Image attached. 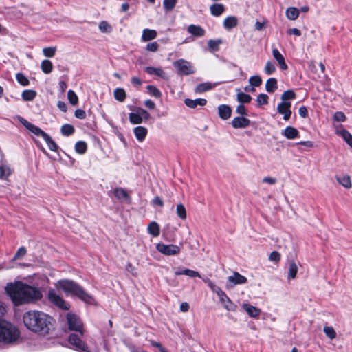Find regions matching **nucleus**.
Here are the masks:
<instances>
[{"mask_svg": "<svg viewBox=\"0 0 352 352\" xmlns=\"http://www.w3.org/2000/svg\"><path fill=\"white\" fill-rule=\"evenodd\" d=\"M5 289L15 306L34 303L43 297L39 288L21 281L8 283Z\"/></svg>", "mask_w": 352, "mask_h": 352, "instance_id": "obj_1", "label": "nucleus"}, {"mask_svg": "<svg viewBox=\"0 0 352 352\" xmlns=\"http://www.w3.org/2000/svg\"><path fill=\"white\" fill-rule=\"evenodd\" d=\"M23 320L30 331L45 335L52 327L53 318L43 311L34 310L25 312Z\"/></svg>", "mask_w": 352, "mask_h": 352, "instance_id": "obj_2", "label": "nucleus"}, {"mask_svg": "<svg viewBox=\"0 0 352 352\" xmlns=\"http://www.w3.org/2000/svg\"><path fill=\"white\" fill-rule=\"evenodd\" d=\"M58 288L63 290L66 294L77 297L87 304H94V298L88 294L80 285L72 280H61L56 284Z\"/></svg>", "mask_w": 352, "mask_h": 352, "instance_id": "obj_3", "label": "nucleus"}, {"mask_svg": "<svg viewBox=\"0 0 352 352\" xmlns=\"http://www.w3.org/2000/svg\"><path fill=\"white\" fill-rule=\"evenodd\" d=\"M20 336L19 329L12 323L0 319V342L5 344H12Z\"/></svg>", "mask_w": 352, "mask_h": 352, "instance_id": "obj_4", "label": "nucleus"}, {"mask_svg": "<svg viewBox=\"0 0 352 352\" xmlns=\"http://www.w3.org/2000/svg\"><path fill=\"white\" fill-rule=\"evenodd\" d=\"M67 320L69 329L71 331H77L80 334V336H83L84 331L82 323L80 318L76 314L68 313L67 314Z\"/></svg>", "mask_w": 352, "mask_h": 352, "instance_id": "obj_5", "label": "nucleus"}, {"mask_svg": "<svg viewBox=\"0 0 352 352\" xmlns=\"http://www.w3.org/2000/svg\"><path fill=\"white\" fill-rule=\"evenodd\" d=\"M221 303L223 305V307L230 311H236L237 306L235 305L229 297L226 295V294L219 287H217V290H215Z\"/></svg>", "mask_w": 352, "mask_h": 352, "instance_id": "obj_6", "label": "nucleus"}, {"mask_svg": "<svg viewBox=\"0 0 352 352\" xmlns=\"http://www.w3.org/2000/svg\"><path fill=\"white\" fill-rule=\"evenodd\" d=\"M173 65L177 68L178 74L180 75H188L195 72L194 68L190 63L184 59L175 61Z\"/></svg>", "mask_w": 352, "mask_h": 352, "instance_id": "obj_7", "label": "nucleus"}, {"mask_svg": "<svg viewBox=\"0 0 352 352\" xmlns=\"http://www.w3.org/2000/svg\"><path fill=\"white\" fill-rule=\"evenodd\" d=\"M150 118V114L143 109H139L137 112L129 114V121L133 124H141L144 120L146 121Z\"/></svg>", "mask_w": 352, "mask_h": 352, "instance_id": "obj_8", "label": "nucleus"}, {"mask_svg": "<svg viewBox=\"0 0 352 352\" xmlns=\"http://www.w3.org/2000/svg\"><path fill=\"white\" fill-rule=\"evenodd\" d=\"M69 343L72 345L73 348L81 352L88 351V346L87 344L83 342L78 335L72 333L68 338Z\"/></svg>", "mask_w": 352, "mask_h": 352, "instance_id": "obj_9", "label": "nucleus"}, {"mask_svg": "<svg viewBox=\"0 0 352 352\" xmlns=\"http://www.w3.org/2000/svg\"><path fill=\"white\" fill-rule=\"evenodd\" d=\"M157 251L166 256L177 255L180 252V248L177 245L158 243L156 246Z\"/></svg>", "mask_w": 352, "mask_h": 352, "instance_id": "obj_10", "label": "nucleus"}, {"mask_svg": "<svg viewBox=\"0 0 352 352\" xmlns=\"http://www.w3.org/2000/svg\"><path fill=\"white\" fill-rule=\"evenodd\" d=\"M48 298L52 303L63 310L69 309V305L54 291H49Z\"/></svg>", "mask_w": 352, "mask_h": 352, "instance_id": "obj_11", "label": "nucleus"}, {"mask_svg": "<svg viewBox=\"0 0 352 352\" xmlns=\"http://www.w3.org/2000/svg\"><path fill=\"white\" fill-rule=\"evenodd\" d=\"M20 122L30 131L37 136H41L43 138L46 135V133L41 129L37 126L30 123L23 118H19Z\"/></svg>", "mask_w": 352, "mask_h": 352, "instance_id": "obj_12", "label": "nucleus"}, {"mask_svg": "<svg viewBox=\"0 0 352 352\" xmlns=\"http://www.w3.org/2000/svg\"><path fill=\"white\" fill-rule=\"evenodd\" d=\"M291 105L290 102H281L277 106V111L283 116V118L284 120H289L291 117Z\"/></svg>", "mask_w": 352, "mask_h": 352, "instance_id": "obj_13", "label": "nucleus"}, {"mask_svg": "<svg viewBox=\"0 0 352 352\" xmlns=\"http://www.w3.org/2000/svg\"><path fill=\"white\" fill-rule=\"evenodd\" d=\"M246 282L247 278L236 272H233L231 276L228 277V286L230 287L236 285L244 284Z\"/></svg>", "mask_w": 352, "mask_h": 352, "instance_id": "obj_14", "label": "nucleus"}, {"mask_svg": "<svg viewBox=\"0 0 352 352\" xmlns=\"http://www.w3.org/2000/svg\"><path fill=\"white\" fill-rule=\"evenodd\" d=\"M250 124V120L245 117H235L232 120V126L234 129L245 128Z\"/></svg>", "mask_w": 352, "mask_h": 352, "instance_id": "obj_15", "label": "nucleus"}, {"mask_svg": "<svg viewBox=\"0 0 352 352\" xmlns=\"http://www.w3.org/2000/svg\"><path fill=\"white\" fill-rule=\"evenodd\" d=\"M281 134L288 140L298 138L300 136L298 131L291 126H287L283 131H282Z\"/></svg>", "mask_w": 352, "mask_h": 352, "instance_id": "obj_16", "label": "nucleus"}, {"mask_svg": "<svg viewBox=\"0 0 352 352\" xmlns=\"http://www.w3.org/2000/svg\"><path fill=\"white\" fill-rule=\"evenodd\" d=\"M272 56L278 62L281 69H287V65L285 61V58L277 48L274 47L272 49Z\"/></svg>", "mask_w": 352, "mask_h": 352, "instance_id": "obj_17", "label": "nucleus"}, {"mask_svg": "<svg viewBox=\"0 0 352 352\" xmlns=\"http://www.w3.org/2000/svg\"><path fill=\"white\" fill-rule=\"evenodd\" d=\"M207 100L204 98H197L195 100L186 98L184 100V104L189 108L195 109L197 106L204 107L206 104Z\"/></svg>", "mask_w": 352, "mask_h": 352, "instance_id": "obj_18", "label": "nucleus"}, {"mask_svg": "<svg viewBox=\"0 0 352 352\" xmlns=\"http://www.w3.org/2000/svg\"><path fill=\"white\" fill-rule=\"evenodd\" d=\"M133 133L138 141L142 142L145 140L148 133V130L144 126H139L133 129Z\"/></svg>", "mask_w": 352, "mask_h": 352, "instance_id": "obj_19", "label": "nucleus"}, {"mask_svg": "<svg viewBox=\"0 0 352 352\" xmlns=\"http://www.w3.org/2000/svg\"><path fill=\"white\" fill-rule=\"evenodd\" d=\"M218 113L222 120H226L230 118L232 109L228 105L221 104L218 107Z\"/></svg>", "mask_w": 352, "mask_h": 352, "instance_id": "obj_20", "label": "nucleus"}, {"mask_svg": "<svg viewBox=\"0 0 352 352\" xmlns=\"http://www.w3.org/2000/svg\"><path fill=\"white\" fill-rule=\"evenodd\" d=\"M188 32L194 36L201 37L205 35L206 31L200 25H190L187 29Z\"/></svg>", "mask_w": 352, "mask_h": 352, "instance_id": "obj_21", "label": "nucleus"}, {"mask_svg": "<svg viewBox=\"0 0 352 352\" xmlns=\"http://www.w3.org/2000/svg\"><path fill=\"white\" fill-rule=\"evenodd\" d=\"M242 307L250 317L256 318L261 314L259 309L250 304L244 303Z\"/></svg>", "mask_w": 352, "mask_h": 352, "instance_id": "obj_22", "label": "nucleus"}, {"mask_svg": "<svg viewBox=\"0 0 352 352\" xmlns=\"http://www.w3.org/2000/svg\"><path fill=\"white\" fill-rule=\"evenodd\" d=\"M226 10L224 5L221 3H214L210 7V14L214 16H221Z\"/></svg>", "mask_w": 352, "mask_h": 352, "instance_id": "obj_23", "label": "nucleus"}, {"mask_svg": "<svg viewBox=\"0 0 352 352\" xmlns=\"http://www.w3.org/2000/svg\"><path fill=\"white\" fill-rule=\"evenodd\" d=\"M157 36V33L155 30L144 29L141 37L142 41L146 42L155 39Z\"/></svg>", "mask_w": 352, "mask_h": 352, "instance_id": "obj_24", "label": "nucleus"}, {"mask_svg": "<svg viewBox=\"0 0 352 352\" xmlns=\"http://www.w3.org/2000/svg\"><path fill=\"white\" fill-rule=\"evenodd\" d=\"M336 181L345 188L349 189L351 188V181L349 175H340L336 176Z\"/></svg>", "mask_w": 352, "mask_h": 352, "instance_id": "obj_25", "label": "nucleus"}, {"mask_svg": "<svg viewBox=\"0 0 352 352\" xmlns=\"http://www.w3.org/2000/svg\"><path fill=\"white\" fill-rule=\"evenodd\" d=\"M300 10L295 7H289L285 11L286 17L289 20L294 21L299 16Z\"/></svg>", "mask_w": 352, "mask_h": 352, "instance_id": "obj_26", "label": "nucleus"}, {"mask_svg": "<svg viewBox=\"0 0 352 352\" xmlns=\"http://www.w3.org/2000/svg\"><path fill=\"white\" fill-rule=\"evenodd\" d=\"M238 24V19L234 16L226 17L223 21V26L227 30H230L236 27Z\"/></svg>", "mask_w": 352, "mask_h": 352, "instance_id": "obj_27", "label": "nucleus"}, {"mask_svg": "<svg viewBox=\"0 0 352 352\" xmlns=\"http://www.w3.org/2000/svg\"><path fill=\"white\" fill-rule=\"evenodd\" d=\"M145 71L149 74H155L161 77L163 79H166L167 76L166 73L161 68H156L153 67H146Z\"/></svg>", "mask_w": 352, "mask_h": 352, "instance_id": "obj_28", "label": "nucleus"}, {"mask_svg": "<svg viewBox=\"0 0 352 352\" xmlns=\"http://www.w3.org/2000/svg\"><path fill=\"white\" fill-rule=\"evenodd\" d=\"M148 232L153 236H158L160 232V228L158 223L155 221H151L147 228Z\"/></svg>", "mask_w": 352, "mask_h": 352, "instance_id": "obj_29", "label": "nucleus"}, {"mask_svg": "<svg viewBox=\"0 0 352 352\" xmlns=\"http://www.w3.org/2000/svg\"><path fill=\"white\" fill-rule=\"evenodd\" d=\"M277 89V80L275 78H270L266 81L265 89L268 93H273Z\"/></svg>", "mask_w": 352, "mask_h": 352, "instance_id": "obj_30", "label": "nucleus"}, {"mask_svg": "<svg viewBox=\"0 0 352 352\" xmlns=\"http://www.w3.org/2000/svg\"><path fill=\"white\" fill-rule=\"evenodd\" d=\"M113 194L115 197L120 200H129L128 193L122 188H117L114 190Z\"/></svg>", "mask_w": 352, "mask_h": 352, "instance_id": "obj_31", "label": "nucleus"}, {"mask_svg": "<svg viewBox=\"0 0 352 352\" xmlns=\"http://www.w3.org/2000/svg\"><path fill=\"white\" fill-rule=\"evenodd\" d=\"M337 133L342 136L344 141L352 148V135L345 129L338 131Z\"/></svg>", "mask_w": 352, "mask_h": 352, "instance_id": "obj_32", "label": "nucleus"}, {"mask_svg": "<svg viewBox=\"0 0 352 352\" xmlns=\"http://www.w3.org/2000/svg\"><path fill=\"white\" fill-rule=\"evenodd\" d=\"M113 95L115 99L119 102H124L126 96V92L122 88H116Z\"/></svg>", "mask_w": 352, "mask_h": 352, "instance_id": "obj_33", "label": "nucleus"}, {"mask_svg": "<svg viewBox=\"0 0 352 352\" xmlns=\"http://www.w3.org/2000/svg\"><path fill=\"white\" fill-rule=\"evenodd\" d=\"M298 272V266L296 263L292 261L289 262V272H288V278L294 279L296 276V274Z\"/></svg>", "mask_w": 352, "mask_h": 352, "instance_id": "obj_34", "label": "nucleus"}, {"mask_svg": "<svg viewBox=\"0 0 352 352\" xmlns=\"http://www.w3.org/2000/svg\"><path fill=\"white\" fill-rule=\"evenodd\" d=\"M36 96V92L32 89H27L22 92L21 96L25 101H32Z\"/></svg>", "mask_w": 352, "mask_h": 352, "instance_id": "obj_35", "label": "nucleus"}, {"mask_svg": "<svg viewBox=\"0 0 352 352\" xmlns=\"http://www.w3.org/2000/svg\"><path fill=\"white\" fill-rule=\"evenodd\" d=\"M213 85L210 82L200 83L195 89L196 93H202L213 88Z\"/></svg>", "mask_w": 352, "mask_h": 352, "instance_id": "obj_36", "label": "nucleus"}, {"mask_svg": "<svg viewBox=\"0 0 352 352\" xmlns=\"http://www.w3.org/2000/svg\"><path fill=\"white\" fill-rule=\"evenodd\" d=\"M41 68L45 74H50L53 69L52 63L50 60H43L41 62Z\"/></svg>", "mask_w": 352, "mask_h": 352, "instance_id": "obj_37", "label": "nucleus"}, {"mask_svg": "<svg viewBox=\"0 0 352 352\" xmlns=\"http://www.w3.org/2000/svg\"><path fill=\"white\" fill-rule=\"evenodd\" d=\"M87 149V146L85 142L78 141L75 144V151L78 154L82 155L85 153Z\"/></svg>", "mask_w": 352, "mask_h": 352, "instance_id": "obj_38", "label": "nucleus"}, {"mask_svg": "<svg viewBox=\"0 0 352 352\" xmlns=\"http://www.w3.org/2000/svg\"><path fill=\"white\" fill-rule=\"evenodd\" d=\"M61 133L65 136H69L74 133V127L69 124H65L60 129Z\"/></svg>", "mask_w": 352, "mask_h": 352, "instance_id": "obj_39", "label": "nucleus"}, {"mask_svg": "<svg viewBox=\"0 0 352 352\" xmlns=\"http://www.w3.org/2000/svg\"><path fill=\"white\" fill-rule=\"evenodd\" d=\"M176 214L182 220L186 219V210L182 204H179L177 205Z\"/></svg>", "mask_w": 352, "mask_h": 352, "instance_id": "obj_40", "label": "nucleus"}, {"mask_svg": "<svg viewBox=\"0 0 352 352\" xmlns=\"http://www.w3.org/2000/svg\"><path fill=\"white\" fill-rule=\"evenodd\" d=\"M222 43L221 39L213 40L210 39L208 41V46L212 52H217L219 50V45Z\"/></svg>", "mask_w": 352, "mask_h": 352, "instance_id": "obj_41", "label": "nucleus"}, {"mask_svg": "<svg viewBox=\"0 0 352 352\" xmlns=\"http://www.w3.org/2000/svg\"><path fill=\"white\" fill-rule=\"evenodd\" d=\"M43 140L45 141L46 144H47L48 148L51 151H56V150L58 148V146L48 134H46V135L43 138Z\"/></svg>", "mask_w": 352, "mask_h": 352, "instance_id": "obj_42", "label": "nucleus"}, {"mask_svg": "<svg viewBox=\"0 0 352 352\" xmlns=\"http://www.w3.org/2000/svg\"><path fill=\"white\" fill-rule=\"evenodd\" d=\"M252 100V97L245 93L239 91L237 93V100L241 103H249Z\"/></svg>", "mask_w": 352, "mask_h": 352, "instance_id": "obj_43", "label": "nucleus"}, {"mask_svg": "<svg viewBox=\"0 0 352 352\" xmlns=\"http://www.w3.org/2000/svg\"><path fill=\"white\" fill-rule=\"evenodd\" d=\"M148 92L153 96L159 98L162 96L161 91L154 85H148L146 87Z\"/></svg>", "mask_w": 352, "mask_h": 352, "instance_id": "obj_44", "label": "nucleus"}, {"mask_svg": "<svg viewBox=\"0 0 352 352\" xmlns=\"http://www.w3.org/2000/svg\"><path fill=\"white\" fill-rule=\"evenodd\" d=\"M275 71H276V67H275L274 64L270 60L267 61L265 63V65L264 67V72L267 75H271L273 73H274Z\"/></svg>", "mask_w": 352, "mask_h": 352, "instance_id": "obj_45", "label": "nucleus"}, {"mask_svg": "<svg viewBox=\"0 0 352 352\" xmlns=\"http://www.w3.org/2000/svg\"><path fill=\"white\" fill-rule=\"evenodd\" d=\"M67 98L69 100V102L72 105H76L78 102V96L76 94V93L70 89L67 92Z\"/></svg>", "mask_w": 352, "mask_h": 352, "instance_id": "obj_46", "label": "nucleus"}, {"mask_svg": "<svg viewBox=\"0 0 352 352\" xmlns=\"http://www.w3.org/2000/svg\"><path fill=\"white\" fill-rule=\"evenodd\" d=\"M16 78L18 82L23 86H27L30 84L28 78L22 73H17L16 74Z\"/></svg>", "mask_w": 352, "mask_h": 352, "instance_id": "obj_47", "label": "nucleus"}, {"mask_svg": "<svg viewBox=\"0 0 352 352\" xmlns=\"http://www.w3.org/2000/svg\"><path fill=\"white\" fill-rule=\"evenodd\" d=\"M26 248L24 246L20 247L13 256L12 261H16L24 257L26 255Z\"/></svg>", "mask_w": 352, "mask_h": 352, "instance_id": "obj_48", "label": "nucleus"}, {"mask_svg": "<svg viewBox=\"0 0 352 352\" xmlns=\"http://www.w3.org/2000/svg\"><path fill=\"white\" fill-rule=\"evenodd\" d=\"M249 82L253 87H258L262 83L261 77L258 75L252 76L249 78Z\"/></svg>", "mask_w": 352, "mask_h": 352, "instance_id": "obj_49", "label": "nucleus"}, {"mask_svg": "<svg viewBox=\"0 0 352 352\" xmlns=\"http://www.w3.org/2000/svg\"><path fill=\"white\" fill-rule=\"evenodd\" d=\"M296 98L295 93L292 90H287L283 92L281 96L282 102H287L286 100H292Z\"/></svg>", "mask_w": 352, "mask_h": 352, "instance_id": "obj_50", "label": "nucleus"}, {"mask_svg": "<svg viewBox=\"0 0 352 352\" xmlns=\"http://www.w3.org/2000/svg\"><path fill=\"white\" fill-rule=\"evenodd\" d=\"M176 3L177 0H164L163 7L165 10L170 11L175 8Z\"/></svg>", "mask_w": 352, "mask_h": 352, "instance_id": "obj_51", "label": "nucleus"}, {"mask_svg": "<svg viewBox=\"0 0 352 352\" xmlns=\"http://www.w3.org/2000/svg\"><path fill=\"white\" fill-rule=\"evenodd\" d=\"M269 97L265 94H260L257 96L256 102L259 106L267 104L268 103Z\"/></svg>", "mask_w": 352, "mask_h": 352, "instance_id": "obj_52", "label": "nucleus"}, {"mask_svg": "<svg viewBox=\"0 0 352 352\" xmlns=\"http://www.w3.org/2000/svg\"><path fill=\"white\" fill-rule=\"evenodd\" d=\"M56 52V47H49L43 49V53L44 56L48 58L53 57L55 55Z\"/></svg>", "mask_w": 352, "mask_h": 352, "instance_id": "obj_53", "label": "nucleus"}, {"mask_svg": "<svg viewBox=\"0 0 352 352\" xmlns=\"http://www.w3.org/2000/svg\"><path fill=\"white\" fill-rule=\"evenodd\" d=\"M323 331L330 339H334L336 337V332L332 327L326 326L324 327Z\"/></svg>", "mask_w": 352, "mask_h": 352, "instance_id": "obj_54", "label": "nucleus"}, {"mask_svg": "<svg viewBox=\"0 0 352 352\" xmlns=\"http://www.w3.org/2000/svg\"><path fill=\"white\" fill-rule=\"evenodd\" d=\"M11 174V170L8 166H0V178L3 179L10 176Z\"/></svg>", "mask_w": 352, "mask_h": 352, "instance_id": "obj_55", "label": "nucleus"}, {"mask_svg": "<svg viewBox=\"0 0 352 352\" xmlns=\"http://www.w3.org/2000/svg\"><path fill=\"white\" fill-rule=\"evenodd\" d=\"M99 29L102 32H109L111 30V27L107 21H102L99 23Z\"/></svg>", "mask_w": 352, "mask_h": 352, "instance_id": "obj_56", "label": "nucleus"}, {"mask_svg": "<svg viewBox=\"0 0 352 352\" xmlns=\"http://www.w3.org/2000/svg\"><path fill=\"white\" fill-rule=\"evenodd\" d=\"M159 45L156 41L149 43L146 46V50L149 52H156L158 50Z\"/></svg>", "mask_w": 352, "mask_h": 352, "instance_id": "obj_57", "label": "nucleus"}, {"mask_svg": "<svg viewBox=\"0 0 352 352\" xmlns=\"http://www.w3.org/2000/svg\"><path fill=\"white\" fill-rule=\"evenodd\" d=\"M269 259L271 261L278 262L280 259V254L277 251H273L270 254Z\"/></svg>", "mask_w": 352, "mask_h": 352, "instance_id": "obj_58", "label": "nucleus"}, {"mask_svg": "<svg viewBox=\"0 0 352 352\" xmlns=\"http://www.w3.org/2000/svg\"><path fill=\"white\" fill-rule=\"evenodd\" d=\"M334 119L338 122H344L346 120V116L344 113L338 111L334 115Z\"/></svg>", "mask_w": 352, "mask_h": 352, "instance_id": "obj_59", "label": "nucleus"}, {"mask_svg": "<svg viewBox=\"0 0 352 352\" xmlns=\"http://www.w3.org/2000/svg\"><path fill=\"white\" fill-rule=\"evenodd\" d=\"M74 116L78 119H85L86 118V113L82 109H76Z\"/></svg>", "mask_w": 352, "mask_h": 352, "instance_id": "obj_60", "label": "nucleus"}, {"mask_svg": "<svg viewBox=\"0 0 352 352\" xmlns=\"http://www.w3.org/2000/svg\"><path fill=\"white\" fill-rule=\"evenodd\" d=\"M236 111L237 113L241 115V116H246L247 115V111L243 104H239L236 107Z\"/></svg>", "mask_w": 352, "mask_h": 352, "instance_id": "obj_61", "label": "nucleus"}, {"mask_svg": "<svg viewBox=\"0 0 352 352\" xmlns=\"http://www.w3.org/2000/svg\"><path fill=\"white\" fill-rule=\"evenodd\" d=\"M298 113L300 117L305 118L308 116V111L306 107L302 106L299 108Z\"/></svg>", "mask_w": 352, "mask_h": 352, "instance_id": "obj_62", "label": "nucleus"}, {"mask_svg": "<svg viewBox=\"0 0 352 352\" xmlns=\"http://www.w3.org/2000/svg\"><path fill=\"white\" fill-rule=\"evenodd\" d=\"M287 32L288 34H294L297 36H300L301 35L300 30L296 28L289 29Z\"/></svg>", "mask_w": 352, "mask_h": 352, "instance_id": "obj_63", "label": "nucleus"}, {"mask_svg": "<svg viewBox=\"0 0 352 352\" xmlns=\"http://www.w3.org/2000/svg\"><path fill=\"white\" fill-rule=\"evenodd\" d=\"M144 105L149 109H153L155 107V104L151 100H146L144 101Z\"/></svg>", "mask_w": 352, "mask_h": 352, "instance_id": "obj_64", "label": "nucleus"}]
</instances>
